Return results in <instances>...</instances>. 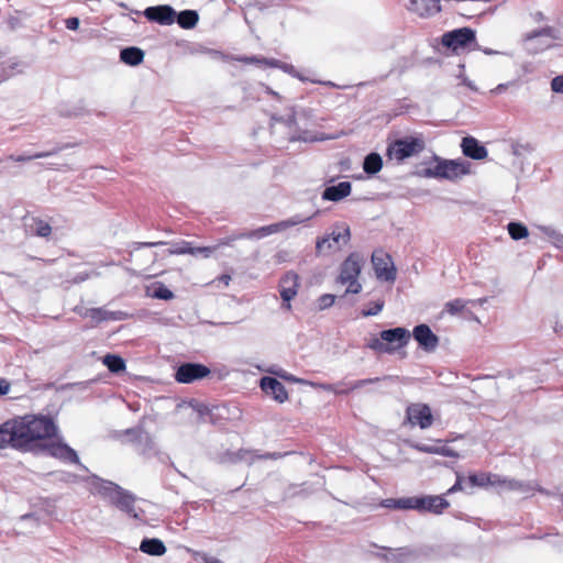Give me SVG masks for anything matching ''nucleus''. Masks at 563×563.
<instances>
[{
    "instance_id": "obj_1",
    "label": "nucleus",
    "mask_w": 563,
    "mask_h": 563,
    "mask_svg": "<svg viewBox=\"0 0 563 563\" xmlns=\"http://www.w3.org/2000/svg\"><path fill=\"white\" fill-rule=\"evenodd\" d=\"M4 446L20 451H32L40 440L56 435L57 426L46 416L26 415L1 423Z\"/></svg>"
},
{
    "instance_id": "obj_2",
    "label": "nucleus",
    "mask_w": 563,
    "mask_h": 563,
    "mask_svg": "<svg viewBox=\"0 0 563 563\" xmlns=\"http://www.w3.org/2000/svg\"><path fill=\"white\" fill-rule=\"evenodd\" d=\"M410 340V332L405 328H394L384 330L378 338H373L367 347L379 353H391L398 349L405 347Z\"/></svg>"
},
{
    "instance_id": "obj_3",
    "label": "nucleus",
    "mask_w": 563,
    "mask_h": 563,
    "mask_svg": "<svg viewBox=\"0 0 563 563\" xmlns=\"http://www.w3.org/2000/svg\"><path fill=\"white\" fill-rule=\"evenodd\" d=\"M363 257L361 254L351 253L341 264L340 274L336 277V283L347 285L345 294H360L362 285L358 282V276L362 272Z\"/></svg>"
},
{
    "instance_id": "obj_4",
    "label": "nucleus",
    "mask_w": 563,
    "mask_h": 563,
    "mask_svg": "<svg viewBox=\"0 0 563 563\" xmlns=\"http://www.w3.org/2000/svg\"><path fill=\"white\" fill-rule=\"evenodd\" d=\"M424 147L426 141L421 134L408 135L389 144L387 155L389 158L402 162L406 158L420 154Z\"/></svg>"
},
{
    "instance_id": "obj_5",
    "label": "nucleus",
    "mask_w": 563,
    "mask_h": 563,
    "mask_svg": "<svg viewBox=\"0 0 563 563\" xmlns=\"http://www.w3.org/2000/svg\"><path fill=\"white\" fill-rule=\"evenodd\" d=\"M470 163L462 159H442L434 167L423 170L428 178H443L449 180L457 179L470 173Z\"/></svg>"
},
{
    "instance_id": "obj_6",
    "label": "nucleus",
    "mask_w": 563,
    "mask_h": 563,
    "mask_svg": "<svg viewBox=\"0 0 563 563\" xmlns=\"http://www.w3.org/2000/svg\"><path fill=\"white\" fill-rule=\"evenodd\" d=\"M441 43L453 52H459L476 45V33L471 27L455 29L444 33Z\"/></svg>"
},
{
    "instance_id": "obj_7",
    "label": "nucleus",
    "mask_w": 563,
    "mask_h": 563,
    "mask_svg": "<svg viewBox=\"0 0 563 563\" xmlns=\"http://www.w3.org/2000/svg\"><path fill=\"white\" fill-rule=\"evenodd\" d=\"M351 239V231L349 225L335 224V230H333L330 234L320 238L316 242V252L317 254L323 253L327 251H335L340 250L341 245L347 244Z\"/></svg>"
},
{
    "instance_id": "obj_8",
    "label": "nucleus",
    "mask_w": 563,
    "mask_h": 563,
    "mask_svg": "<svg viewBox=\"0 0 563 563\" xmlns=\"http://www.w3.org/2000/svg\"><path fill=\"white\" fill-rule=\"evenodd\" d=\"M210 373V368L203 364L184 363L177 367L175 379L180 384H192L196 380L209 376Z\"/></svg>"
},
{
    "instance_id": "obj_9",
    "label": "nucleus",
    "mask_w": 563,
    "mask_h": 563,
    "mask_svg": "<svg viewBox=\"0 0 563 563\" xmlns=\"http://www.w3.org/2000/svg\"><path fill=\"white\" fill-rule=\"evenodd\" d=\"M406 420L411 426H418L421 429H428L433 423L431 408L427 404L415 402L406 408Z\"/></svg>"
},
{
    "instance_id": "obj_10",
    "label": "nucleus",
    "mask_w": 563,
    "mask_h": 563,
    "mask_svg": "<svg viewBox=\"0 0 563 563\" xmlns=\"http://www.w3.org/2000/svg\"><path fill=\"white\" fill-rule=\"evenodd\" d=\"M372 263L375 271V275L378 279L385 282H395L396 268L391 261V257L383 251H376L372 255Z\"/></svg>"
},
{
    "instance_id": "obj_11",
    "label": "nucleus",
    "mask_w": 563,
    "mask_h": 563,
    "mask_svg": "<svg viewBox=\"0 0 563 563\" xmlns=\"http://www.w3.org/2000/svg\"><path fill=\"white\" fill-rule=\"evenodd\" d=\"M43 449L52 457H55L65 463L78 464L86 470V467L82 464H80L77 452L63 441L45 444Z\"/></svg>"
},
{
    "instance_id": "obj_12",
    "label": "nucleus",
    "mask_w": 563,
    "mask_h": 563,
    "mask_svg": "<svg viewBox=\"0 0 563 563\" xmlns=\"http://www.w3.org/2000/svg\"><path fill=\"white\" fill-rule=\"evenodd\" d=\"M111 505L115 506L118 509L134 519H142L143 511L136 509L135 496L126 489L121 488Z\"/></svg>"
},
{
    "instance_id": "obj_13",
    "label": "nucleus",
    "mask_w": 563,
    "mask_h": 563,
    "mask_svg": "<svg viewBox=\"0 0 563 563\" xmlns=\"http://www.w3.org/2000/svg\"><path fill=\"white\" fill-rule=\"evenodd\" d=\"M413 339L419 346L427 352H432L439 344V338L432 332L428 324H418L412 331Z\"/></svg>"
},
{
    "instance_id": "obj_14",
    "label": "nucleus",
    "mask_w": 563,
    "mask_h": 563,
    "mask_svg": "<svg viewBox=\"0 0 563 563\" xmlns=\"http://www.w3.org/2000/svg\"><path fill=\"white\" fill-rule=\"evenodd\" d=\"M299 276L295 272H287L280 279L279 294L282 299L287 302L286 308L290 309V300L294 299L298 292Z\"/></svg>"
},
{
    "instance_id": "obj_15",
    "label": "nucleus",
    "mask_w": 563,
    "mask_h": 563,
    "mask_svg": "<svg viewBox=\"0 0 563 563\" xmlns=\"http://www.w3.org/2000/svg\"><path fill=\"white\" fill-rule=\"evenodd\" d=\"M261 389L272 396L278 402H285L288 399V393L285 386L274 377L265 376L260 382Z\"/></svg>"
},
{
    "instance_id": "obj_16",
    "label": "nucleus",
    "mask_w": 563,
    "mask_h": 563,
    "mask_svg": "<svg viewBox=\"0 0 563 563\" xmlns=\"http://www.w3.org/2000/svg\"><path fill=\"white\" fill-rule=\"evenodd\" d=\"M144 15L150 20L162 25H170L175 21L176 12L169 5L150 7L144 11Z\"/></svg>"
},
{
    "instance_id": "obj_17",
    "label": "nucleus",
    "mask_w": 563,
    "mask_h": 563,
    "mask_svg": "<svg viewBox=\"0 0 563 563\" xmlns=\"http://www.w3.org/2000/svg\"><path fill=\"white\" fill-rule=\"evenodd\" d=\"M409 446L413 450L422 453L437 454L448 457H459L457 452L452 450L445 444H442L441 440H437L433 444L420 443V442H410Z\"/></svg>"
},
{
    "instance_id": "obj_18",
    "label": "nucleus",
    "mask_w": 563,
    "mask_h": 563,
    "mask_svg": "<svg viewBox=\"0 0 563 563\" xmlns=\"http://www.w3.org/2000/svg\"><path fill=\"white\" fill-rule=\"evenodd\" d=\"M419 511H428L434 515H441L449 506L450 503L438 495L419 496Z\"/></svg>"
},
{
    "instance_id": "obj_19",
    "label": "nucleus",
    "mask_w": 563,
    "mask_h": 563,
    "mask_svg": "<svg viewBox=\"0 0 563 563\" xmlns=\"http://www.w3.org/2000/svg\"><path fill=\"white\" fill-rule=\"evenodd\" d=\"M92 488L95 493L99 494L102 498L112 504L122 487L113 482L104 481L100 477L93 476Z\"/></svg>"
},
{
    "instance_id": "obj_20",
    "label": "nucleus",
    "mask_w": 563,
    "mask_h": 563,
    "mask_svg": "<svg viewBox=\"0 0 563 563\" xmlns=\"http://www.w3.org/2000/svg\"><path fill=\"white\" fill-rule=\"evenodd\" d=\"M92 488L95 493L99 494L102 498L112 504L122 487L113 482L104 481L100 477L93 476Z\"/></svg>"
},
{
    "instance_id": "obj_21",
    "label": "nucleus",
    "mask_w": 563,
    "mask_h": 563,
    "mask_svg": "<svg viewBox=\"0 0 563 563\" xmlns=\"http://www.w3.org/2000/svg\"><path fill=\"white\" fill-rule=\"evenodd\" d=\"M408 9L422 18L435 15L442 10L435 0H409Z\"/></svg>"
},
{
    "instance_id": "obj_22",
    "label": "nucleus",
    "mask_w": 563,
    "mask_h": 563,
    "mask_svg": "<svg viewBox=\"0 0 563 563\" xmlns=\"http://www.w3.org/2000/svg\"><path fill=\"white\" fill-rule=\"evenodd\" d=\"M85 317H89L96 322H102V321H123L129 318V313L118 310V311H110L106 308H91L88 309L85 313Z\"/></svg>"
},
{
    "instance_id": "obj_23",
    "label": "nucleus",
    "mask_w": 563,
    "mask_h": 563,
    "mask_svg": "<svg viewBox=\"0 0 563 563\" xmlns=\"http://www.w3.org/2000/svg\"><path fill=\"white\" fill-rule=\"evenodd\" d=\"M461 148L463 154L472 159H484L488 154L486 147L473 136L463 137Z\"/></svg>"
},
{
    "instance_id": "obj_24",
    "label": "nucleus",
    "mask_w": 563,
    "mask_h": 563,
    "mask_svg": "<svg viewBox=\"0 0 563 563\" xmlns=\"http://www.w3.org/2000/svg\"><path fill=\"white\" fill-rule=\"evenodd\" d=\"M388 551L386 553H377V556L387 563H409L415 553L409 548H398L396 550L383 548Z\"/></svg>"
},
{
    "instance_id": "obj_25",
    "label": "nucleus",
    "mask_w": 563,
    "mask_h": 563,
    "mask_svg": "<svg viewBox=\"0 0 563 563\" xmlns=\"http://www.w3.org/2000/svg\"><path fill=\"white\" fill-rule=\"evenodd\" d=\"M497 485H503L508 490H516L523 495H530L534 490H538L540 493H545V490L541 487H538L533 483L530 482H521L517 479H508V478H501L500 482L497 483Z\"/></svg>"
},
{
    "instance_id": "obj_26",
    "label": "nucleus",
    "mask_w": 563,
    "mask_h": 563,
    "mask_svg": "<svg viewBox=\"0 0 563 563\" xmlns=\"http://www.w3.org/2000/svg\"><path fill=\"white\" fill-rule=\"evenodd\" d=\"M352 185L349 181H341L338 185L327 187L322 192V199L328 201H340L351 194Z\"/></svg>"
},
{
    "instance_id": "obj_27",
    "label": "nucleus",
    "mask_w": 563,
    "mask_h": 563,
    "mask_svg": "<svg viewBox=\"0 0 563 563\" xmlns=\"http://www.w3.org/2000/svg\"><path fill=\"white\" fill-rule=\"evenodd\" d=\"M271 234H274V233H273L272 225L268 224V225H264V227L257 228L255 230H251V231H246V232H241L239 234L231 235L224 242H222L221 244L229 245L231 242L236 241V240H241V239L261 240V239L266 238V236H268Z\"/></svg>"
},
{
    "instance_id": "obj_28",
    "label": "nucleus",
    "mask_w": 563,
    "mask_h": 563,
    "mask_svg": "<svg viewBox=\"0 0 563 563\" xmlns=\"http://www.w3.org/2000/svg\"><path fill=\"white\" fill-rule=\"evenodd\" d=\"M140 550L143 553H146L148 555L153 556H162L166 553V547L164 542L156 538H145L141 541Z\"/></svg>"
},
{
    "instance_id": "obj_29",
    "label": "nucleus",
    "mask_w": 563,
    "mask_h": 563,
    "mask_svg": "<svg viewBox=\"0 0 563 563\" xmlns=\"http://www.w3.org/2000/svg\"><path fill=\"white\" fill-rule=\"evenodd\" d=\"M238 60L243 62L245 65H251L256 68H279L282 70H292V68L286 67L284 64L276 59H267V58H257V57H243L238 58Z\"/></svg>"
},
{
    "instance_id": "obj_30",
    "label": "nucleus",
    "mask_w": 563,
    "mask_h": 563,
    "mask_svg": "<svg viewBox=\"0 0 563 563\" xmlns=\"http://www.w3.org/2000/svg\"><path fill=\"white\" fill-rule=\"evenodd\" d=\"M67 147H68V145H63V146H56L47 152H38V153H34V154H29V155H10L8 157V159L16 162V163H24V162H29V161L36 159V158H44V157L53 156Z\"/></svg>"
},
{
    "instance_id": "obj_31",
    "label": "nucleus",
    "mask_w": 563,
    "mask_h": 563,
    "mask_svg": "<svg viewBox=\"0 0 563 563\" xmlns=\"http://www.w3.org/2000/svg\"><path fill=\"white\" fill-rule=\"evenodd\" d=\"M122 62L130 66H137L144 58V53L139 47H126L120 53Z\"/></svg>"
},
{
    "instance_id": "obj_32",
    "label": "nucleus",
    "mask_w": 563,
    "mask_h": 563,
    "mask_svg": "<svg viewBox=\"0 0 563 563\" xmlns=\"http://www.w3.org/2000/svg\"><path fill=\"white\" fill-rule=\"evenodd\" d=\"M383 167V159L378 153H369L363 162V169L368 175L377 174Z\"/></svg>"
},
{
    "instance_id": "obj_33",
    "label": "nucleus",
    "mask_w": 563,
    "mask_h": 563,
    "mask_svg": "<svg viewBox=\"0 0 563 563\" xmlns=\"http://www.w3.org/2000/svg\"><path fill=\"white\" fill-rule=\"evenodd\" d=\"M175 18H177L179 26L186 30L195 27L199 20V15L195 10H184Z\"/></svg>"
},
{
    "instance_id": "obj_34",
    "label": "nucleus",
    "mask_w": 563,
    "mask_h": 563,
    "mask_svg": "<svg viewBox=\"0 0 563 563\" xmlns=\"http://www.w3.org/2000/svg\"><path fill=\"white\" fill-rule=\"evenodd\" d=\"M538 230L558 249L563 250V234L551 225H538Z\"/></svg>"
},
{
    "instance_id": "obj_35",
    "label": "nucleus",
    "mask_w": 563,
    "mask_h": 563,
    "mask_svg": "<svg viewBox=\"0 0 563 563\" xmlns=\"http://www.w3.org/2000/svg\"><path fill=\"white\" fill-rule=\"evenodd\" d=\"M500 482V476L499 475H486V474H482V475H476V474H472L467 477V484L470 487H475V486H485V485H497V483Z\"/></svg>"
},
{
    "instance_id": "obj_36",
    "label": "nucleus",
    "mask_w": 563,
    "mask_h": 563,
    "mask_svg": "<svg viewBox=\"0 0 563 563\" xmlns=\"http://www.w3.org/2000/svg\"><path fill=\"white\" fill-rule=\"evenodd\" d=\"M29 227L31 233L40 238H48L52 233V227L40 218H33Z\"/></svg>"
},
{
    "instance_id": "obj_37",
    "label": "nucleus",
    "mask_w": 563,
    "mask_h": 563,
    "mask_svg": "<svg viewBox=\"0 0 563 563\" xmlns=\"http://www.w3.org/2000/svg\"><path fill=\"white\" fill-rule=\"evenodd\" d=\"M103 364L108 367L111 373H121L125 369L124 360L115 354H107L103 357Z\"/></svg>"
},
{
    "instance_id": "obj_38",
    "label": "nucleus",
    "mask_w": 563,
    "mask_h": 563,
    "mask_svg": "<svg viewBox=\"0 0 563 563\" xmlns=\"http://www.w3.org/2000/svg\"><path fill=\"white\" fill-rule=\"evenodd\" d=\"M507 229L510 238L516 241L527 238L529 234L527 227L520 222H509Z\"/></svg>"
},
{
    "instance_id": "obj_39",
    "label": "nucleus",
    "mask_w": 563,
    "mask_h": 563,
    "mask_svg": "<svg viewBox=\"0 0 563 563\" xmlns=\"http://www.w3.org/2000/svg\"><path fill=\"white\" fill-rule=\"evenodd\" d=\"M543 36L549 37L551 40L558 38V36L555 34L554 27H552V26H544V27H542L540 30L532 31V32L528 33L526 35V40L528 42H530V41H533L537 37H543Z\"/></svg>"
},
{
    "instance_id": "obj_40",
    "label": "nucleus",
    "mask_w": 563,
    "mask_h": 563,
    "mask_svg": "<svg viewBox=\"0 0 563 563\" xmlns=\"http://www.w3.org/2000/svg\"><path fill=\"white\" fill-rule=\"evenodd\" d=\"M294 75H296V77L301 80V81H311V82H318V84H321V85H325V86H331V87H335V88H339V89H346L350 87V85H341V84H334L332 81H323V80H320L316 77H310L308 75H306V73H292Z\"/></svg>"
},
{
    "instance_id": "obj_41",
    "label": "nucleus",
    "mask_w": 563,
    "mask_h": 563,
    "mask_svg": "<svg viewBox=\"0 0 563 563\" xmlns=\"http://www.w3.org/2000/svg\"><path fill=\"white\" fill-rule=\"evenodd\" d=\"M309 384L314 386L313 383H309ZM343 384L346 385L343 380H341L335 384H325V383L316 384V386H318L319 388H321L325 391L333 393L335 395H346V394H349V389L341 388Z\"/></svg>"
},
{
    "instance_id": "obj_42",
    "label": "nucleus",
    "mask_w": 563,
    "mask_h": 563,
    "mask_svg": "<svg viewBox=\"0 0 563 563\" xmlns=\"http://www.w3.org/2000/svg\"><path fill=\"white\" fill-rule=\"evenodd\" d=\"M419 496L399 498L398 509L419 511Z\"/></svg>"
},
{
    "instance_id": "obj_43",
    "label": "nucleus",
    "mask_w": 563,
    "mask_h": 563,
    "mask_svg": "<svg viewBox=\"0 0 563 563\" xmlns=\"http://www.w3.org/2000/svg\"><path fill=\"white\" fill-rule=\"evenodd\" d=\"M153 298L170 300L174 298V294L165 285L159 284L153 291Z\"/></svg>"
},
{
    "instance_id": "obj_44",
    "label": "nucleus",
    "mask_w": 563,
    "mask_h": 563,
    "mask_svg": "<svg viewBox=\"0 0 563 563\" xmlns=\"http://www.w3.org/2000/svg\"><path fill=\"white\" fill-rule=\"evenodd\" d=\"M269 373L280 377L282 379H285L290 383H299V384H307L306 380L297 378L296 376L287 373L286 371L278 368V369H269Z\"/></svg>"
},
{
    "instance_id": "obj_45",
    "label": "nucleus",
    "mask_w": 563,
    "mask_h": 563,
    "mask_svg": "<svg viewBox=\"0 0 563 563\" xmlns=\"http://www.w3.org/2000/svg\"><path fill=\"white\" fill-rule=\"evenodd\" d=\"M466 301L463 299H454L445 303V311L450 314H456L464 309Z\"/></svg>"
},
{
    "instance_id": "obj_46",
    "label": "nucleus",
    "mask_w": 563,
    "mask_h": 563,
    "mask_svg": "<svg viewBox=\"0 0 563 563\" xmlns=\"http://www.w3.org/2000/svg\"><path fill=\"white\" fill-rule=\"evenodd\" d=\"M321 211L319 209H317L311 216H307V217H303L301 214H295L290 218L287 219L290 228L291 227H295V225H298V224H302V223H306L307 221L311 220L312 218L317 217Z\"/></svg>"
},
{
    "instance_id": "obj_47",
    "label": "nucleus",
    "mask_w": 563,
    "mask_h": 563,
    "mask_svg": "<svg viewBox=\"0 0 563 563\" xmlns=\"http://www.w3.org/2000/svg\"><path fill=\"white\" fill-rule=\"evenodd\" d=\"M379 380H380V378H378V377H375V378H364V379L354 380V382L350 383V386L346 389H349V393H351L353 390L363 388V387H365L367 385L377 383Z\"/></svg>"
},
{
    "instance_id": "obj_48",
    "label": "nucleus",
    "mask_w": 563,
    "mask_h": 563,
    "mask_svg": "<svg viewBox=\"0 0 563 563\" xmlns=\"http://www.w3.org/2000/svg\"><path fill=\"white\" fill-rule=\"evenodd\" d=\"M168 254H191V245L186 241L176 243L168 250Z\"/></svg>"
},
{
    "instance_id": "obj_49",
    "label": "nucleus",
    "mask_w": 563,
    "mask_h": 563,
    "mask_svg": "<svg viewBox=\"0 0 563 563\" xmlns=\"http://www.w3.org/2000/svg\"><path fill=\"white\" fill-rule=\"evenodd\" d=\"M384 301L383 300H376L372 303V306L368 309H364L362 311V316L364 317H372L378 314L383 308H384Z\"/></svg>"
},
{
    "instance_id": "obj_50",
    "label": "nucleus",
    "mask_w": 563,
    "mask_h": 563,
    "mask_svg": "<svg viewBox=\"0 0 563 563\" xmlns=\"http://www.w3.org/2000/svg\"><path fill=\"white\" fill-rule=\"evenodd\" d=\"M335 301V296L331 294H325L319 297L318 299V306L320 310H324L327 308H330L333 306Z\"/></svg>"
},
{
    "instance_id": "obj_51",
    "label": "nucleus",
    "mask_w": 563,
    "mask_h": 563,
    "mask_svg": "<svg viewBox=\"0 0 563 563\" xmlns=\"http://www.w3.org/2000/svg\"><path fill=\"white\" fill-rule=\"evenodd\" d=\"M271 120L273 122H284L288 126H291L296 122L295 113L292 111H290L286 117H279L277 114H273Z\"/></svg>"
},
{
    "instance_id": "obj_52",
    "label": "nucleus",
    "mask_w": 563,
    "mask_h": 563,
    "mask_svg": "<svg viewBox=\"0 0 563 563\" xmlns=\"http://www.w3.org/2000/svg\"><path fill=\"white\" fill-rule=\"evenodd\" d=\"M216 247L202 246V247H192L191 246V255H202L203 257H209Z\"/></svg>"
},
{
    "instance_id": "obj_53",
    "label": "nucleus",
    "mask_w": 563,
    "mask_h": 563,
    "mask_svg": "<svg viewBox=\"0 0 563 563\" xmlns=\"http://www.w3.org/2000/svg\"><path fill=\"white\" fill-rule=\"evenodd\" d=\"M551 89L556 93H563V74L552 79Z\"/></svg>"
},
{
    "instance_id": "obj_54",
    "label": "nucleus",
    "mask_w": 563,
    "mask_h": 563,
    "mask_svg": "<svg viewBox=\"0 0 563 563\" xmlns=\"http://www.w3.org/2000/svg\"><path fill=\"white\" fill-rule=\"evenodd\" d=\"M456 79L459 80L457 85H464L470 90H473V91L477 90V88L475 87L474 82L472 80H470L467 77H465L463 73H460L456 76Z\"/></svg>"
},
{
    "instance_id": "obj_55",
    "label": "nucleus",
    "mask_w": 563,
    "mask_h": 563,
    "mask_svg": "<svg viewBox=\"0 0 563 563\" xmlns=\"http://www.w3.org/2000/svg\"><path fill=\"white\" fill-rule=\"evenodd\" d=\"M272 225V229H273V233H278V232H282V231H285L287 229L290 228L287 219L286 220H283V221H279V222H276V223H273L271 224Z\"/></svg>"
},
{
    "instance_id": "obj_56",
    "label": "nucleus",
    "mask_w": 563,
    "mask_h": 563,
    "mask_svg": "<svg viewBox=\"0 0 563 563\" xmlns=\"http://www.w3.org/2000/svg\"><path fill=\"white\" fill-rule=\"evenodd\" d=\"M165 242H135L133 243V250H139L141 247H153L158 245H164Z\"/></svg>"
},
{
    "instance_id": "obj_57",
    "label": "nucleus",
    "mask_w": 563,
    "mask_h": 563,
    "mask_svg": "<svg viewBox=\"0 0 563 563\" xmlns=\"http://www.w3.org/2000/svg\"><path fill=\"white\" fill-rule=\"evenodd\" d=\"M462 482H463V478L461 476H457L455 484L451 488L448 489L446 495L456 493L459 490H463L464 486H463Z\"/></svg>"
},
{
    "instance_id": "obj_58",
    "label": "nucleus",
    "mask_w": 563,
    "mask_h": 563,
    "mask_svg": "<svg viewBox=\"0 0 563 563\" xmlns=\"http://www.w3.org/2000/svg\"><path fill=\"white\" fill-rule=\"evenodd\" d=\"M399 498H387L384 499L382 505L386 508L398 509Z\"/></svg>"
},
{
    "instance_id": "obj_59",
    "label": "nucleus",
    "mask_w": 563,
    "mask_h": 563,
    "mask_svg": "<svg viewBox=\"0 0 563 563\" xmlns=\"http://www.w3.org/2000/svg\"><path fill=\"white\" fill-rule=\"evenodd\" d=\"M65 25L68 30H77L79 27V19L78 18H68L65 21Z\"/></svg>"
},
{
    "instance_id": "obj_60",
    "label": "nucleus",
    "mask_w": 563,
    "mask_h": 563,
    "mask_svg": "<svg viewBox=\"0 0 563 563\" xmlns=\"http://www.w3.org/2000/svg\"><path fill=\"white\" fill-rule=\"evenodd\" d=\"M98 273L96 272H91V273H79L75 278H74V282L75 283H81V282H85L86 279H88L89 277L91 276H97Z\"/></svg>"
},
{
    "instance_id": "obj_61",
    "label": "nucleus",
    "mask_w": 563,
    "mask_h": 563,
    "mask_svg": "<svg viewBox=\"0 0 563 563\" xmlns=\"http://www.w3.org/2000/svg\"><path fill=\"white\" fill-rule=\"evenodd\" d=\"M510 86H517V81H510L508 84H499L494 90L493 92L495 93H501L504 92L508 87Z\"/></svg>"
},
{
    "instance_id": "obj_62",
    "label": "nucleus",
    "mask_w": 563,
    "mask_h": 563,
    "mask_svg": "<svg viewBox=\"0 0 563 563\" xmlns=\"http://www.w3.org/2000/svg\"><path fill=\"white\" fill-rule=\"evenodd\" d=\"M10 385L7 380L1 379L0 380V395H5L9 393Z\"/></svg>"
},
{
    "instance_id": "obj_63",
    "label": "nucleus",
    "mask_w": 563,
    "mask_h": 563,
    "mask_svg": "<svg viewBox=\"0 0 563 563\" xmlns=\"http://www.w3.org/2000/svg\"><path fill=\"white\" fill-rule=\"evenodd\" d=\"M84 114V110L81 108H76L71 111L65 113L67 117H80Z\"/></svg>"
},
{
    "instance_id": "obj_64",
    "label": "nucleus",
    "mask_w": 563,
    "mask_h": 563,
    "mask_svg": "<svg viewBox=\"0 0 563 563\" xmlns=\"http://www.w3.org/2000/svg\"><path fill=\"white\" fill-rule=\"evenodd\" d=\"M203 563H223L218 558L211 556V555H203L202 558Z\"/></svg>"
}]
</instances>
